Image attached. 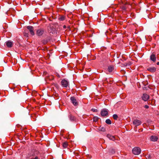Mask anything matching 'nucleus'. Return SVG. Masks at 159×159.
Segmentation results:
<instances>
[{"instance_id":"0eeeda50","label":"nucleus","mask_w":159,"mask_h":159,"mask_svg":"<svg viewBox=\"0 0 159 159\" xmlns=\"http://www.w3.org/2000/svg\"><path fill=\"white\" fill-rule=\"evenodd\" d=\"M27 28L29 30L30 34L32 35H34V34L33 31V27L32 26H28Z\"/></svg>"},{"instance_id":"f03ea898","label":"nucleus","mask_w":159,"mask_h":159,"mask_svg":"<svg viewBox=\"0 0 159 159\" xmlns=\"http://www.w3.org/2000/svg\"><path fill=\"white\" fill-rule=\"evenodd\" d=\"M141 152V149L139 148L135 147L132 150V152L135 155H139Z\"/></svg>"},{"instance_id":"1a4fd4ad","label":"nucleus","mask_w":159,"mask_h":159,"mask_svg":"<svg viewBox=\"0 0 159 159\" xmlns=\"http://www.w3.org/2000/svg\"><path fill=\"white\" fill-rule=\"evenodd\" d=\"M150 139L151 141L153 142H155L157 141L158 138L156 136L152 135L150 136Z\"/></svg>"},{"instance_id":"393cba45","label":"nucleus","mask_w":159,"mask_h":159,"mask_svg":"<svg viewBox=\"0 0 159 159\" xmlns=\"http://www.w3.org/2000/svg\"><path fill=\"white\" fill-rule=\"evenodd\" d=\"M144 107L146 108H149V106L148 105H146Z\"/></svg>"},{"instance_id":"a878e982","label":"nucleus","mask_w":159,"mask_h":159,"mask_svg":"<svg viewBox=\"0 0 159 159\" xmlns=\"http://www.w3.org/2000/svg\"><path fill=\"white\" fill-rule=\"evenodd\" d=\"M63 27L64 29H66V26L65 25H64L63 26Z\"/></svg>"},{"instance_id":"6e6552de","label":"nucleus","mask_w":159,"mask_h":159,"mask_svg":"<svg viewBox=\"0 0 159 159\" xmlns=\"http://www.w3.org/2000/svg\"><path fill=\"white\" fill-rule=\"evenodd\" d=\"M44 32L43 29H39L37 31V34L39 36H41Z\"/></svg>"},{"instance_id":"f8f14e48","label":"nucleus","mask_w":159,"mask_h":159,"mask_svg":"<svg viewBox=\"0 0 159 159\" xmlns=\"http://www.w3.org/2000/svg\"><path fill=\"white\" fill-rule=\"evenodd\" d=\"M107 137L110 140H111L113 141H115V136H112L110 134H107Z\"/></svg>"},{"instance_id":"c85d7f7f","label":"nucleus","mask_w":159,"mask_h":159,"mask_svg":"<svg viewBox=\"0 0 159 159\" xmlns=\"http://www.w3.org/2000/svg\"><path fill=\"white\" fill-rule=\"evenodd\" d=\"M113 152H115V151L114 150H113Z\"/></svg>"},{"instance_id":"b1692460","label":"nucleus","mask_w":159,"mask_h":159,"mask_svg":"<svg viewBox=\"0 0 159 159\" xmlns=\"http://www.w3.org/2000/svg\"><path fill=\"white\" fill-rule=\"evenodd\" d=\"M55 86L57 89L58 88L59 86L58 84H55Z\"/></svg>"},{"instance_id":"a211bd4d","label":"nucleus","mask_w":159,"mask_h":159,"mask_svg":"<svg viewBox=\"0 0 159 159\" xmlns=\"http://www.w3.org/2000/svg\"><path fill=\"white\" fill-rule=\"evenodd\" d=\"M65 18V17L63 16H61L59 17V20L61 21L64 20Z\"/></svg>"},{"instance_id":"f3484780","label":"nucleus","mask_w":159,"mask_h":159,"mask_svg":"<svg viewBox=\"0 0 159 159\" xmlns=\"http://www.w3.org/2000/svg\"><path fill=\"white\" fill-rule=\"evenodd\" d=\"M69 117L71 120H74L75 119V117L71 114L69 116Z\"/></svg>"},{"instance_id":"dca6fc26","label":"nucleus","mask_w":159,"mask_h":159,"mask_svg":"<svg viewBox=\"0 0 159 159\" xmlns=\"http://www.w3.org/2000/svg\"><path fill=\"white\" fill-rule=\"evenodd\" d=\"M63 147L64 148H67L68 146V143L66 142H64L62 144Z\"/></svg>"},{"instance_id":"7ed1b4c3","label":"nucleus","mask_w":159,"mask_h":159,"mask_svg":"<svg viewBox=\"0 0 159 159\" xmlns=\"http://www.w3.org/2000/svg\"><path fill=\"white\" fill-rule=\"evenodd\" d=\"M108 110L106 109H103L101 112V114L102 116H106L108 114Z\"/></svg>"},{"instance_id":"9b49d317","label":"nucleus","mask_w":159,"mask_h":159,"mask_svg":"<svg viewBox=\"0 0 159 159\" xmlns=\"http://www.w3.org/2000/svg\"><path fill=\"white\" fill-rule=\"evenodd\" d=\"M156 69L154 67H149L148 68L147 70L151 72H154L156 71Z\"/></svg>"},{"instance_id":"9d476101","label":"nucleus","mask_w":159,"mask_h":159,"mask_svg":"<svg viewBox=\"0 0 159 159\" xmlns=\"http://www.w3.org/2000/svg\"><path fill=\"white\" fill-rule=\"evenodd\" d=\"M133 124L136 126H138L141 124V122L140 120L137 119L133 121Z\"/></svg>"},{"instance_id":"f257e3e1","label":"nucleus","mask_w":159,"mask_h":159,"mask_svg":"<svg viewBox=\"0 0 159 159\" xmlns=\"http://www.w3.org/2000/svg\"><path fill=\"white\" fill-rule=\"evenodd\" d=\"M39 151L36 150H34L31 155L32 157L31 159H40L39 157Z\"/></svg>"},{"instance_id":"20e7f679","label":"nucleus","mask_w":159,"mask_h":159,"mask_svg":"<svg viewBox=\"0 0 159 159\" xmlns=\"http://www.w3.org/2000/svg\"><path fill=\"white\" fill-rule=\"evenodd\" d=\"M61 84L63 87H66L68 85V83L67 80L64 79L61 81Z\"/></svg>"},{"instance_id":"4be33fe9","label":"nucleus","mask_w":159,"mask_h":159,"mask_svg":"<svg viewBox=\"0 0 159 159\" xmlns=\"http://www.w3.org/2000/svg\"><path fill=\"white\" fill-rule=\"evenodd\" d=\"M91 110L94 112H97L98 111V110L96 109H95L94 108H93L91 109Z\"/></svg>"},{"instance_id":"5701e85b","label":"nucleus","mask_w":159,"mask_h":159,"mask_svg":"<svg viewBox=\"0 0 159 159\" xmlns=\"http://www.w3.org/2000/svg\"><path fill=\"white\" fill-rule=\"evenodd\" d=\"M121 9L123 10H125L126 9V7H125V6H122L121 7Z\"/></svg>"},{"instance_id":"6ab92c4d","label":"nucleus","mask_w":159,"mask_h":159,"mask_svg":"<svg viewBox=\"0 0 159 159\" xmlns=\"http://www.w3.org/2000/svg\"><path fill=\"white\" fill-rule=\"evenodd\" d=\"M106 123L108 124H111V120L109 119H107L106 120Z\"/></svg>"},{"instance_id":"4468645a","label":"nucleus","mask_w":159,"mask_h":159,"mask_svg":"<svg viewBox=\"0 0 159 159\" xmlns=\"http://www.w3.org/2000/svg\"><path fill=\"white\" fill-rule=\"evenodd\" d=\"M6 44L7 46L9 48H11L12 46V43L11 41H8L6 42Z\"/></svg>"},{"instance_id":"39448f33","label":"nucleus","mask_w":159,"mask_h":159,"mask_svg":"<svg viewBox=\"0 0 159 159\" xmlns=\"http://www.w3.org/2000/svg\"><path fill=\"white\" fill-rule=\"evenodd\" d=\"M70 100L71 102L75 106H76L78 105V103L75 98L74 97H72L70 98Z\"/></svg>"},{"instance_id":"2eb2a0df","label":"nucleus","mask_w":159,"mask_h":159,"mask_svg":"<svg viewBox=\"0 0 159 159\" xmlns=\"http://www.w3.org/2000/svg\"><path fill=\"white\" fill-rule=\"evenodd\" d=\"M114 66H108V70L109 72H111L114 70Z\"/></svg>"},{"instance_id":"ddd939ff","label":"nucleus","mask_w":159,"mask_h":159,"mask_svg":"<svg viewBox=\"0 0 159 159\" xmlns=\"http://www.w3.org/2000/svg\"><path fill=\"white\" fill-rule=\"evenodd\" d=\"M150 59L153 62H155L156 61V57L155 55L152 54L150 56Z\"/></svg>"},{"instance_id":"412c9836","label":"nucleus","mask_w":159,"mask_h":159,"mask_svg":"<svg viewBox=\"0 0 159 159\" xmlns=\"http://www.w3.org/2000/svg\"><path fill=\"white\" fill-rule=\"evenodd\" d=\"M98 118L97 116H95L93 118V120L94 121H97L98 120Z\"/></svg>"},{"instance_id":"423d86ee","label":"nucleus","mask_w":159,"mask_h":159,"mask_svg":"<svg viewBox=\"0 0 159 159\" xmlns=\"http://www.w3.org/2000/svg\"><path fill=\"white\" fill-rule=\"evenodd\" d=\"M149 98V96L148 94L144 93L142 96V99L145 101H147Z\"/></svg>"},{"instance_id":"cd10ccee","label":"nucleus","mask_w":159,"mask_h":159,"mask_svg":"<svg viewBox=\"0 0 159 159\" xmlns=\"http://www.w3.org/2000/svg\"><path fill=\"white\" fill-rule=\"evenodd\" d=\"M157 64L158 65H159V61L157 62Z\"/></svg>"},{"instance_id":"bb28decb","label":"nucleus","mask_w":159,"mask_h":159,"mask_svg":"<svg viewBox=\"0 0 159 159\" xmlns=\"http://www.w3.org/2000/svg\"><path fill=\"white\" fill-rule=\"evenodd\" d=\"M51 79H52V80L53 79H54V77H53V76H51Z\"/></svg>"},{"instance_id":"aec40b11","label":"nucleus","mask_w":159,"mask_h":159,"mask_svg":"<svg viewBox=\"0 0 159 159\" xmlns=\"http://www.w3.org/2000/svg\"><path fill=\"white\" fill-rule=\"evenodd\" d=\"M113 118L115 120H117L118 118V116L116 114H114L113 116Z\"/></svg>"}]
</instances>
